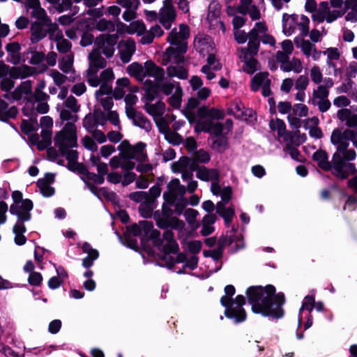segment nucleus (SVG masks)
I'll list each match as a JSON object with an SVG mask.
<instances>
[{
	"label": "nucleus",
	"mask_w": 357,
	"mask_h": 357,
	"mask_svg": "<svg viewBox=\"0 0 357 357\" xmlns=\"http://www.w3.org/2000/svg\"><path fill=\"white\" fill-rule=\"evenodd\" d=\"M151 238L154 246L165 254L176 253L178 250V244L171 230L165 231L161 237L160 232L155 229L151 234Z\"/></svg>",
	"instance_id": "9"
},
{
	"label": "nucleus",
	"mask_w": 357,
	"mask_h": 357,
	"mask_svg": "<svg viewBox=\"0 0 357 357\" xmlns=\"http://www.w3.org/2000/svg\"><path fill=\"white\" fill-rule=\"evenodd\" d=\"M246 294L253 312L275 319L283 317L282 307L285 303L284 295L282 293L275 294L274 286L250 287Z\"/></svg>",
	"instance_id": "1"
},
{
	"label": "nucleus",
	"mask_w": 357,
	"mask_h": 357,
	"mask_svg": "<svg viewBox=\"0 0 357 357\" xmlns=\"http://www.w3.org/2000/svg\"><path fill=\"white\" fill-rule=\"evenodd\" d=\"M314 305V297L313 296L310 295L306 296L303 299L302 306L299 311V322H301L302 320V317L301 316L303 313V311L306 310L309 312V314H310L312 310H313Z\"/></svg>",
	"instance_id": "58"
},
{
	"label": "nucleus",
	"mask_w": 357,
	"mask_h": 357,
	"mask_svg": "<svg viewBox=\"0 0 357 357\" xmlns=\"http://www.w3.org/2000/svg\"><path fill=\"white\" fill-rule=\"evenodd\" d=\"M33 204L31 200L25 199L24 202L17 206H10L9 211L12 215H16L17 218V222H22L29 221L31 218V211L33 209Z\"/></svg>",
	"instance_id": "18"
},
{
	"label": "nucleus",
	"mask_w": 357,
	"mask_h": 357,
	"mask_svg": "<svg viewBox=\"0 0 357 357\" xmlns=\"http://www.w3.org/2000/svg\"><path fill=\"white\" fill-rule=\"evenodd\" d=\"M17 114V109L15 106L10 108L8 104L3 100L0 99V119L3 121L8 120L10 118H15Z\"/></svg>",
	"instance_id": "42"
},
{
	"label": "nucleus",
	"mask_w": 357,
	"mask_h": 357,
	"mask_svg": "<svg viewBox=\"0 0 357 357\" xmlns=\"http://www.w3.org/2000/svg\"><path fill=\"white\" fill-rule=\"evenodd\" d=\"M267 31V27L264 22H257L249 32V38L260 42L261 37Z\"/></svg>",
	"instance_id": "45"
},
{
	"label": "nucleus",
	"mask_w": 357,
	"mask_h": 357,
	"mask_svg": "<svg viewBox=\"0 0 357 357\" xmlns=\"http://www.w3.org/2000/svg\"><path fill=\"white\" fill-rule=\"evenodd\" d=\"M56 50L59 52L64 54H68V53H73L71 51L72 43L67 39L63 38L56 44Z\"/></svg>",
	"instance_id": "64"
},
{
	"label": "nucleus",
	"mask_w": 357,
	"mask_h": 357,
	"mask_svg": "<svg viewBox=\"0 0 357 357\" xmlns=\"http://www.w3.org/2000/svg\"><path fill=\"white\" fill-rule=\"evenodd\" d=\"M324 55H326V63L329 68H335L334 61H337L340 58V53L337 47H329L322 52Z\"/></svg>",
	"instance_id": "46"
},
{
	"label": "nucleus",
	"mask_w": 357,
	"mask_h": 357,
	"mask_svg": "<svg viewBox=\"0 0 357 357\" xmlns=\"http://www.w3.org/2000/svg\"><path fill=\"white\" fill-rule=\"evenodd\" d=\"M225 295L220 298L221 304L225 307V314L227 318L234 319L236 323L245 320L246 313L243 308L245 303V297L238 295L234 300L231 297L235 294V288L233 285L229 284L225 287Z\"/></svg>",
	"instance_id": "3"
},
{
	"label": "nucleus",
	"mask_w": 357,
	"mask_h": 357,
	"mask_svg": "<svg viewBox=\"0 0 357 357\" xmlns=\"http://www.w3.org/2000/svg\"><path fill=\"white\" fill-rule=\"evenodd\" d=\"M197 115L201 119L208 118L211 121L213 119L219 120L224 118V114L222 111L215 108L208 109L206 107H199L197 110Z\"/></svg>",
	"instance_id": "35"
},
{
	"label": "nucleus",
	"mask_w": 357,
	"mask_h": 357,
	"mask_svg": "<svg viewBox=\"0 0 357 357\" xmlns=\"http://www.w3.org/2000/svg\"><path fill=\"white\" fill-rule=\"evenodd\" d=\"M320 7L321 8L317 9L312 15V20L319 23L323 22L326 19V10L328 9V2H321Z\"/></svg>",
	"instance_id": "51"
},
{
	"label": "nucleus",
	"mask_w": 357,
	"mask_h": 357,
	"mask_svg": "<svg viewBox=\"0 0 357 357\" xmlns=\"http://www.w3.org/2000/svg\"><path fill=\"white\" fill-rule=\"evenodd\" d=\"M26 103L22 108L23 114L26 116H31L34 112V101L43 102L47 101L50 98L49 95L43 91V90H34L33 93L31 92V95L23 96Z\"/></svg>",
	"instance_id": "19"
},
{
	"label": "nucleus",
	"mask_w": 357,
	"mask_h": 357,
	"mask_svg": "<svg viewBox=\"0 0 357 357\" xmlns=\"http://www.w3.org/2000/svg\"><path fill=\"white\" fill-rule=\"evenodd\" d=\"M38 74L36 68L27 65H22L17 67H11L10 77L17 79H24Z\"/></svg>",
	"instance_id": "29"
},
{
	"label": "nucleus",
	"mask_w": 357,
	"mask_h": 357,
	"mask_svg": "<svg viewBox=\"0 0 357 357\" xmlns=\"http://www.w3.org/2000/svg\"><path fill=\"white\" fill-rule=\"evenodd\" d=\"M142 65L137 62L130 64L127 67L128 73L139 81L142 77Z\"/></svg>",
	"instance_id": "62"
},
{
	"label": "nucleus",
	"mask_w": 357,
	"mask_h": 357,
	"mask_svg": "<svg viewBox=\"0 0 357 357\" xmlns=\"http://www.w3.org/2000/svg\"><path fill=\"white\" fill-rule=\"evenodd\" d=\"M352 129L347 128L342 130L334 129L331 136V142L335 146L336 152L333 155V175L345 179L356 171L354 163L349 162L356 158V151L348 149L349 142H351Z\"/></svg>",
	"instance_id": "2"
},
{
	"label": "nucleus",
	"mask_w": 357,
	"mask_h": 357,
	"mask_svg": "<svg viewBox=\"0 0 357 357\" xmlns=\"http://www.w3.org/2000/svg\"><path fill=\"white\" fill-rule=\"evenodd\" d=\"M236 10L243 15L248 14L252 20L260 19L261 13L252 0H241Z\"/></svg>",
	"instance_id": "27"
},
{
	"label": "nucleus",
	"mask_w": 357,
	"mask_h": 357,
	"mask_svg": "<svg viewBox=\"0 0 357 357\" xmlns=\"http://www.w3.org/2000/svg\"><path fill=\"white\" fill-rule=\"evenodd\" d=\"M167 74L169 77H177L186 79L188 77V70L183 63L170 64L167 68Z\"/></svg>",
	"instance_id": "33"
},
{
	"label": "nucleus",
	"mask_w": 357,
	"mask_h": 357,
	"mask_svg": "<svg viewBox=\"0 0 357 357\" xmlns=\"http://www.w3.org/2000/svg\"><path fill=\"white\" fill-rule=\"evenodd\" d=\"M260 42L249 38L247 47H241L239 50V58H245L247 56H255L259 51Z\"/></svg>",
	"instance_id": "37"
},
{
	"label": "nucleus",
	"mask_w": 357,
	"mask_h": 357,
	"mask_svg": "<svg viewBox=\"0 0 357 357\" xmlns=\"http://www.w3.org/2000/svg\"><path fill=\"white\" fill-rule=\"evenodd\" d=\"M313 160L318 167L325 171H332L333 174V162L328 160V155L326 151L319 149L312 154Z\"/></svg>",
	"instance_id": "28"
},
{
	"label": "nucleus",
	"mask_w": 357,
	"mask_h": 357,
	"mask_svg": "<svg viewBox=\"0 0 357 357\" xmlns=\"http://www.w3.org/2000/svg\"><path fill=\"white\" fill-rule=\"evenodd\" d=\"M135 51V43L132 38L122 40L119 43V54L121 61L124 63H127L131 60Z\"/></svg>",
	"instance_id": "24"
},
{
	"label": "nucleus",
	"mask_w": 357,
	"mask_h": 357,
	"mask_svg": "<svg viewBox=\"0 0 357 357\" xmlns=\"http://www.w3.org/2000/svg\"><path fill=\"white\" fill-rule=\"evenodd\" d=\"M6 51L10 54L12 59L10 62L17 63L20 61L19 52L20 45L17 43H8L6 47Z\"/></svg>",
	"instance_id": "53"
},
{
	"label": "nucleus",
	"mask_w": 357,
	"mask_h": 357,
	"mask_svg": "<svg viewBox=\"0 0 357 357\" xmlns=\"http://www.w3.org/2000/svg\"><path fill=\"white\" fill-rule=\"evenodd\" d=\"M165 76L163 68L155 65L153 61H148L142 66V77L139 81L142 82L146 77H153L155 81H162Z\"/></svg>",
	"instance_id": "23"
},
{
	"label": "nucleus",
	"mask_w": 357,
	"mask_h": 357,
	"mask_svg": "<svg viewBox=\"0 0 357 357\" xmlns=\"http://www.w3.org/2000/svg\"><path fill=\"white\" fill-rule=\"evenodd\" d=\"M98 115V114H95V115L89 114L85 116L83 121V126L89 132L93 130L98 124H103L100 122Z\"/></svg>",
	"instance_id": "50"
},
{
	"label": "nucleus",
	"mask_w": 357,
	"mask_h": 357,
	"mask_svg": "<svg viewBox=\"0 0 357 357\" xmlns=\"http://www.w3.org/2000/svg\"><path fill=\"white\" fill-rule=\"evenodd\" d=\"M196 176L204 181H219L220 173L216 169H208L206 167H199L195 169Z\"/></svg>",
	"instance_id": "30"
},
{
	"label": "nucleus",
	"mask_w": 357,
	"mask_h": 357,
	"mask_svg": "<svg viewBox=\"0 0 357 357\" xmlns=\"http://www.w3.org/2000/svg\"><path fill=\"white\" fill-rule=\"evenodd\" d=\"M37 185L40 189V192L45 197H51L54 193V189L50 184L45 180H38Z\"/></svg>",
	"instance_id": "60"
},
{
	"label": "nucleus",
	"mask_w": 357,
	"mask_h": 357,
	"mask_svg": "<svg viewBox=\"0 0 357 357\" xmlns=\"http://www.w3.org/2000/svg\"><path fill=\"white\" fill-rule=\"evenodd\" d=\"M216 220V215L213 213L207 214L203 218L201 234L204 236H208L213 232L214 227L213 225L215 222Z\"/></svg>",
	"instance_id": "38"
},
{
	"label": "nucleus",
	"mask_w": 357,
	"mask_h": 357,
	"mask_svg": "<svg viewBox=\"0 0 357 357\" xmlns=\"http://www.w3.org/2000/svg\"><path fill=\"white\" fill-rule=\"evenodd\" d=\"M190 36L189 27L181 24L179 27L174 28L169 33L167 37V41L172 45L183 47L185 46L188 49V43L186 40Z\"/></svg>",
	"instance_id": "15"
},
{
	"label": "nucleus",
	"mask_w": 357,
	"mask_h": 357,
	"mask_svg": "<svg viewBox=\"0 0 357 357\" xmlns=\"http://www.w3.org/2000/svg\"><path fill=\"white\" fill-rule=\"evenodd\" d=\"M243 62V70L248 74H253L259 68V63L254 56H247L245 58H240Z\"/></svg>",
	"instance_id": "48"
},
{
	"label": "nucleus",
	"mask_w": 357,
	"mask_h": 357,
	"mask_svg": "<svg viewBox=\"0 0 357 357\" xmlns=\"http://www.w3.org/2000/svg\"><path fill=\"white\" fill-rule=\"evenodd\" d=\"M77 113L66 108H61L59 111V116L62 121H68L67 123L75 124L78 120Z\"/></svg>",
	"instance_id": "56"
},
{
	"label": "nucleus",
	"mask_w": 357,
	"mask_h": 357,
	"mask_svg": "<svg viewBox=\"0 0 357 357\" xmlns=\"http://www.w3.org/2000/svg\"><path fill=\"white\" fill-rule=\"evenodd\" d=\"M10 77H4L1 81V89L5 91L4 98L6 99H13L14 100H21L24 96L31 95L33 82L26 80L22 82L12 93L10 91L14 87L15 82Z\"/></svg>",
	"instance_id": "8"
},
{
	"label": "nucleus",
	"mask_w": 357,
	"mask_h": 357,
	"mask_svg": "<svg viewBox=\"0 0 357 357\" xmlns=\"http://www.w3.org/2000/svg\"><path fill=\"white\" fill-rule=\"evenodd\" d=\"M176 17V12L174 6H172V1L164 0L163 6L160 8L159 12L158 20L160 23L165 29H169L172 23L175 21Z\"/></svg>",
	"instance_id": "17"
},
{
	"label": "nucleus",
	"mask_w": 357,
	"mask_h": 357,
	"mask_svg": "<svg viewBox=\"0 0 357 357\" xmlns=\"http://www.w3.org/2000/svg\"><path fill=\"white\" fill-rule=\"evenodd\" d=\"M337 117L341 122H344L349 128L357 127V114L347 108L340 109L337 112Z\"/></svg>",
	"instance_id": "31"
},
{
	"label": "nucleus",
	"mask_w": 357,
	"mask_h": 357,
	"mask_svg": "<svg viewBox=\"0 0 357 357\" xmlns=\"http://www.w3.org/2000/svg\"><path fill=\"white\" fill-rule=\"evenodd\" d=\"M144 108L147 113L155 119L163 115L165 110V105L162 101H158L155 104L146 103Z\"/></svg>",
	"instance_id": "39"
},
{
	"label": "nucleus",
	"mask_w": 357,
	"mask_h": 357,
	"mask_svg": "<svg viewBox=\"0 0 357 357\" xmlns=\"http://www.w3.org/2000/svg\"><path fill=\"white\" fill-rule=\"evenodd\" d=\"M310 76L312 82L316 84H319L323 79V74L319 66L314 65L310 70Z\"/></svg>",
	"instance_id": "63"
},
{
	"label": "nucleus",
	"mask_w": 357,
	"mask_h": 357,
	"mask_svg": "<svg viewBox=\"0 0 357 357\" xmlns=\"http://www.w3.org/2000/svg\"><path fill=\"white\" fill-rule=\"evenodd\" d=\"M172 204L164 203L161 211H156L153 214V218L156 225L161 229H173L181 230L184 227V222L174 216V211L171 208Z\"/></svg>",
	"instance_id": "5"
},
{
	"label": "nucleus",
	"mask_w": 357,
	"mask_h": 357,
	"mask_svg": "<svg viewBox=\"0 0 357 357\" xmlns=\"http://www.w3.org/2000/svg\"><path fill=\"white\" fill-rule=\"evenodd\" d=\"M282 32L287 36L305 38L309 33L310 20L304 15L284 13L282 18Z\"/></svg>",
	"instance_id": "4"
},
{
	"label": "nucleus",
	"mask_w": 357,
	"mask_h": 357,
	"mask_svg": "<svg viewBox=\"0 0 357 357\" xmlns=\"http://www.w3.org/2000/svg\"><path fill=\"white\" fill-rule=\"evenodd\" d=\"M303 68V67L301 61L296 57H293L291 60H289L288 63L282 67V71H293L295 73L298 74L302 72Z\"/></svg>",
	"instance_id": "47"
},
{
	"label": "nucleus",
	"mask_w": 357,
	"mask_h": 357,
	"mask_svg": "<svg viewBox=\"0 0 357 357\" xmlns=\"http://www.w3.org/2000/svg\"><path fill=\"white\" fill-rule=\"evenodd\" d=\"M145 148L146 144L143 142H139L135 146H132L127 142L123 141L118 149L121 155L142 162L144 161L147 157Z\"/></svg>",
	"instance_id": "11"
},
{
	"label": "nucleus",
	"mask_w": 357,
	"mask_h": 357,
	"mask_svg": "<svg viewBox=\"0 0 357 357\" xmlns=\"http://www.w3.org/2000/svg\"><path fill=\"white\" fill-rule=\"evenodd\" d=\"M168 192L163 194L165 202L174 204L176 199L182 197L186 192V188L184 185H181L178 179L171 181L167 185Z\"/></svg>",
	"instance_id": "22"
},
{
	"label": "nucleus",
	"mask_w": 357,
	"mask_h": 357,
	"mask_svg": "<svg viewBox=\"0 0 357 357\" xmlns=\"http://www.w3.org/2000/svg\"><path fill=\"white\" fill-rule=\"evenodd\" d=\"M15 234L14 241L17 245H22L26 242V238L24 235L26 229L22 222H16L13 229Z\"/></svg>",
	"instance_id": "43"
},
{
	"label": "nucleus",
	"mask_w": 357,
	"mask_h": 357,
	"mask_svg": "<svg viewBox=\"0 0 357 357\" xmlns=\"http://www.w3.org/2000/svg\"><path fill=\"white\" fill-rule=\"evenodd\" d=\"M74 54H65L59 60V68L66 74L73 70Z\"/></svg>",
	"instance_id": "41"
},
{
	"label": "nucleus",
	"mask_w": 357,
	"mask_h": 357,
	"mask_svg": "<svg viewBox=\"0 0 357 357\" xmlns=\"http://www.w3.org/2000/svg\"><path fill=\"white\" fill-rule=\"evenodd\" d=\"M128 118L132 120L133 124L146 132H149L152 128L151 121L141 112L135 109H128L127 111Z\"/></svg>",
	"instance_id": "25"
},
{
	"label": "nucleus",
	"mask_w": 357,
	"mask_h": 357,
	"mask_svg": "<svg viewBox=\"0 0 357 357\" xmlns=\"http://www.w3.org/2000/svg\"><path fill=\"white\" fill-rule=\"evenodd\" d=\"M95 28L100 31L112 32L115 30V24L111 20L102 18L96 22Z\"/></svg>",
	"instance_id": "54"
},
{
	"label": "nucleus",
	"mask_w": 357,
	"mask_h": 357,
	"mask_svg": "<svg viewBox=\"0 0 357 357\" xmlns=\"http://www.w3.org/2000/svg\"><path fill=\"white\" fill-rule=\"evenodd\" d=\"M174 172L181 173V177L184 181L188 183L187 190L192 193L197 188V181L192 179L193 172L197 169V165L188 157H181L178 161L174 162L172 165Z\"/></svg>",
	"instance_id": "7"
},
{
	"label": "nucleus",
	"mask_w": 357,
	"mask_h": 357,
	"mask_svg": "<svg viewBox=\"0 0 357 357\" xmlns=\"http://www.w3.org/2000/svg\"><path fill=\"white\" fill-rule=\"evenodd\" d=\"M31 15L38 19V22H46L47 24L52 22L51 19L47 16L45 10L41 8L40 5L33 9Z\"/></svg>",
	"instance_id": "57"
},
{
	"label": "nucleus",
	"mask_w": 357,
	"mask_h": 357,
	"mask_svg": "<svg viewBox=\"0 0 357 357\" xmlns=\"http://www.w3.org/2000/svg\"><path fill=\"white\" fill-rule=\"evenodd\" d=\"M182 89L178 85L174 94L169 98V103L175 108H178L181 102Z\"/></svg>",
	"instance_id": "61"
},
{
	"label": "nucleus",
	"mask_w": 357,
	"mask_h": 357,
	"mask_svg": "<svg viewBox=\"0 0 357 357\" xmlns=\"http://www.w3.org/2000/svg\"><path fill=\"white\" fill-rule=\"evenodd\" d=\"M47 34L51 40L56 42V44L64 38L63 32L59 29V26L56 23L50 22Z\"/></svg>",
	"instance_id": "49"
},
{
	"label": "nucleus",
	"mask_w": 357,
	"mask_h": 357,
	"mask_svg": "<svg viewBox=\"0 0 357 357\" xmlns=\"http://www.w3.org/2000/svg\"><path fill=\"white\" fill-rule=\"evenodd\" d=\"M146 31V26L142 21H134L131 22L127 27L126 31L130 34L137 33L138 36L142 35Z\"/></svg>",
	"instance_id": "52"
},
{
	"label": "nucleus",
	"mask_w": 357,
	"mask_h": 357,
	"mask_svg": "<svg viewBox=\"0 0 357 357\" xmlns=\"http://www.w3.org/2000/svg\"><path fill=\"white\" fill-rule=\"evenodd\" d=\"M269 126L272 130L278 132V137H283L284 140L288 139L286 125L282 120L280 119H271L269 122Z\"/></svg>",
	"instance_id": "40"
},
{
	"label": "nucleus",
	"mask_w": 357,
	"mask_h": 357,
	"mask_svg": "<svg viewBox=\"0 0 357 357\" xmlns=\"http://www.w3.org/2000/svg\"><path fill=\"white\" fill-rule=\"evenodd\" d=\"M82 249L84 252L88 255L87 257L82 259V266L86 268H89L93 266L94 261L98 258V251L92 248L87 242L82 244Z\"/></svg>",
	"instance_id": "32"
},
{
	"label": "nucleus",
	"mask_w": 357,
	"mask_h": 357,
	"mask_svg": "<svg viewBox=\"0 0 357 357\" xmlns=\"http://www.w3.org/2000/svg\"><path fill=\"white\" fill-rule=\"evenodd\" d=\"M154 230L153 223L149 221H141L138 225L134 224L130 227V231L135 236H141L144 233L151 237V234Z\"/></svg>",
	"instance_id": "34"
},
{
	"label": "nucleus",
	"mask_w": 357,
	"mask_h": 357,
	"mask_svg": "<svg viewBox=\"0 0 357 357\" xmlns=\"http://www.w3.org/2000/svg\"><path fill=\"white\" fill-rule=\"evenodd\" d=\"M294 42L297 47L301 48L302 52L307 56H311L314 61L320 59L322 52L318 50L313 43L310 40H304V38L295 37Z\"/></svg>",
	"instance_id": "21"
},
{
	"label": "nucleus",
	"mask_w": 357,
	"mask_h": 357,
	"mask_svg": "<svg viewBox=\"0 0 357 357\" xmlns=\"http://www.w3.org/2000/svg\"><path fill=\"white\" fill-rule=\"evenodd\" d=\"M212 147L219 152H224L229 147L227 139L222 135L216 137L215 139L213 140Z\"/></svg>",
	"instance_id": "59"
},
{
	"label": "nucleus",
	"mask_w": 357,
	"mask_h": 357,
	"mask_svg": "<svg viewBox=\"0 0 357 357\" xmlns=\"http://www.w3.org/2000/svg\"><path fill=\"white\" fill-rule=\"evenodd\" d=\"M29 63L32 65H38L42 63L45 58V54L43 52H39L29 47L25 52Z\"/></svg>",
	"instance_id": "44"
},
{
	"label": "nucleus",
	"mask_w": 357,
	"mask_h": 357,
	"mask_svg": "<svg viewBox=\"0 0 357 357\" xmlns=\"http://www.w3.org/2000/svg\"><path fill=\"white\" fill-rule=\"evenodd\" d=\"M188 159L192 160L197 165H198V163L208 162L211 157L206 151L199 149L194 153L192 158H188Z\"/></svg>",
	"instance_id": "55"
},
{
	"label": "nucleus",
	"mask_w": 357,
	"mask_h": 357,
	"mask_svg": "<svg viewBox=\"0 0 357 357\" xmlns=\"http://www.w3.org/2000/svg\"><path fill=\"white\" fill-rule=\"evenodd\" d=\"M329 91H327L323 87H317L312 93V96L308 100V103L317 107L318 110L321 113L328 112L331 107V102L328 99Z\"/></svg>",
	"instance_id": "13"
},
{
	"label": "nucleus",
	"mask_w": 357,
	"mask_h": 357,
	"mask_svg": "<svg viewBox=\"0 0 357 357\" xmlns=\"http://www.w3.org/2000/svg\"><path fill=\"white\" fill-rule=\"evenodd\" d=\"M187 50L185 46L180 47L172 45L167 47L162 54V64L167 66L174 63H184L185 54Z\"/></svg>",
	"instance_id": "14"
},
{
	"label": "nucleus",
	"mask_w": 357,
	"mask_h": 357,
	"mask_svg": "<svg viewBox=\"0 0 357 357\" xmlns=\"http://www.w3.org/2000/svg\"><path fill=\"white\" fill-rule=\"evenodd\" d=\"M202 129L203 131L209 132L216 137L222 135L224 126L220 123H215L211 120H206L202 124Z\"/></svg>",
	"instance_id": "36"
},
{
	"label": "nucleus",
	"mask_w": 357,
	"mask_h": 357,
	"mask_svg": "<svg viewBox=\"0 0 357 357\" xmlns=\"http://www.w3.org/2000/svg\"><path fill=\"white\" fill-rule=\"evenodd\" d=\"M49 25L46 22H33L30 26V40L37 43L44 39L48 33Z\"/></svg>",
	"instance_id": "26"
},
{
	"label": "nucleus",
	"mask_w": 357,
	"mask_h": 357,
	"mask_svg": "<svg viewBox=\"0 0 357 357\" xmlns=\"http://www.w3.org/2000/svg\"><path fill=\"white\" fill-rule=\"evenodd\" d=\"M89 67L86 70V82L90 86L96 87L100 84L98 72L106 66L107 61L101 56L99 51L94 50L89 54Z\"/></svg>",
	"instance_id": "10"
},
{
	"label": "nucleus",
	"mask_w": 357,
	"mask_h": 357,
	"mask_svg": "<svg viewBox=\"0 0 357 357\" xmlns=\"http://www.w3.org/2000/svg\"><path fill=\"white\" fill-rule=\"evenodd\" d=\"M271 79H269V73L267 72H261L257 73L251 80V90L254 92L259 91L260 88L262 89V94L264 97H268L271 94L270 88Z\"/></svg>",
	"instance_id": "16"
},
{
	"label": "nucleus",
	"mask_w": 357,
	"mask_h": 357,
	"mask_svg": "<svg viewBox=\"0 0 357 357\" xmlns=\"http://www.w3.org/2000/svg\"><path fill=\"white\" fill-rule=\"evenodd\" d=\"M54 145L59 148L61 154L70 148L77 146V128L72 123H66L61 130L56 132L54 137Z\"/></svg>",
	"instance_id": "6"
},
{
	"label": "nucleus",
	"mask_w": 357,
	"mask_h": 357,
	"mask_svg": "<svg viewBox=\"0 0 357 357\" xmlns=\"http://www.w3.org/2000/svg\"><path fill=\"white\" fill-rule=\"evenodd\" d=\"M195 50L203 56L215 51V44L212 38L204 33H198L194 40Z\"/></svg>",
	"instance_id": "20"
},
{
	"label": "nucleus",
	"mask_w": 357,
	"mask_h": 357,
	"mask_svg": "<svg viewBox=\"0 0 357 357\" xmlns=\"http://www.w3.org/2000/svg\"><path fill=\"white\" fill-rule=\"evenodd\" d=\"M119 40V36L115 34H101L96 39V44L100 53L103 54L107 58L114 55L115 45Z\"/></svg>",
	"instance_id": "12"
}]
</instances>
